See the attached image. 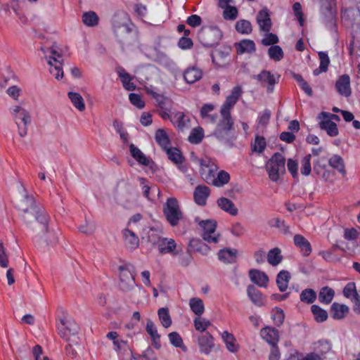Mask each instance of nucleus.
Listing matches in <instances>:
<instances>
[{
	"label": "nucleus",
	"mask_w": 360,
	"mask_h": 360,
	"mask_svg": "<svg viewBox=\"0 0 360 360\" xmlns=\"http://www.w3.org/2000/svg\"><path fill=\"white\" fill-rule=\"evenodd\" d=\"M19 215L25 226L37 235L48 233L45 241L49 246L58 242L57 235L49 231L50 217L44 207L32 195L27 193L17 204Z\"/></svg>",
	"instance_id": "f257e3e1"
},
{
	"label": "nucleus",
	"mask_w": 360,
	"mask_h": 360,
	"mask_svg": "<svg viewBox=\"0 0 360 360\" xmlns=\"http://www.w3.org/2000/svg\"><path fill=\"white\" fill-rule=\"evenodd\" d=\"M221 117L213 136L220 141L230 143L234 138V121L231 115L221 114Z\"/></svg>",
	"instance_id": "f03ea898"
},
{
	"label": "nucleus",
	"mask_w": 360,
	"mask_h": 360,
	"mask_svg": "<svg viewBox=\"0 0 360 360\" xmlns=\"http://www.w3.org/2000/svg\"><path fill=\"white\" fill-rule=\"evenodd\" d=\"M269 179L277 181L285 173V158L280 153H275L266 165Z\"/></svg>",
	"instance_id": "7ed1b4c3"
},
{
	"label": "nucleus",
	"mask_w": 360,
	"mask_h": 360,
	"mask_svg": "<svg viewBox=\"0 0 360 360\" xmlns=\"http://www.w3.org/2000/svg\"><path fill=\"white\" fill-rule=\"evenodd\" d=\"M62 327H59V335L68 342H72L75 345H79L80 338L78 335L79 331V326L74 320L62 319H60Z\"/></svg>",
	"instance_id": "20e7f679"
},
{
	"label": "nucleus",
	"mask_w": 360,
	"mask_h": 360,
	"mask_svg": "<svg viewBox=\"0 0 360 360\" xmlns=\"http://www.w3.org/2000/svg\"><path fill=\"white\" fill-rule=\"evenodd\" d=\"M222 37L221 30L215 26L202 27L198 32V39L203 46L210 48L217 46Z\"/></svg>",
	"instance_id": "39448f33"
},
{
	"label": "nucleus",
	"mask_w": 360,
	"mask_h": 360,
	"mask_svg": "<svg viewBox=\"0 0 360 360\" xmlns=\"http://www.w3.org/2000/svg\"><path fill=\"white\" fill-rule=\"evenodd\" d=\"M163 213L167 221L172 226H176L183 218V213L180 209L179 202L175 198H167L163 205Z\"/></svg>",
	"instance_id": "423d86ee"
},
{
	"label": "nucleus",
	"mask_w": 360,
	"mask_h": 360,
	"mask_svg": "<svg viewBox=\"0 0 360 360\" xmlns=\"http://www.w3.org/2000/svg\"><path fill=\"white\" fill-rule=\"evenodd\" d=\"M119 271V288L124 292L131 290L135 285L134 266L130 263L120 265Z\"/></svg>",
	"instance_id": "0eeeda50"
},
{
	"label": "nucleus",
	"mask_w": 360,
	"mask_h": 360,
	"mask_svg": "<svg viewBox=\"0 0 360 360\" xmlns=\"http://www.w3.org/2000/svg\"><path fill=\"white\" fill-rule=\"evenodd\" d=\"M15 124L18 128V134L21 137L26 136L27 133V125L31 122L30 112L19 105H15L10 109Z\"/></svg>",
	"instance_id": "6e6552de"
},
{
	"label": "nucleus",
	"mask_w": 360,
	"mask_h": 360,
	"mask_svg": "<svg viewBox=\"0 0 360 360\" xmlns=\"http://www.w3.org/2000/svg\"><path fill=\"white\" fill-rule=\"evenodd\" d=\"M202 229V237L205 241L217 243L219 241V234H216L217 222L214 220H202L199 223Z\"/></svg>",
	"instance_id": "1a4fd4ad"
},
{
	"label": "nucleus",
	"mask_w": 360,
	"mask_h": 360,
	"mask_svg": "<svg viewBox=\"0 0 360 360\" xmlns=\"http://www.w3.org/2000/svg\"><path fill=\"white\" fill-rule=\"evenodd\" d=\"M242 89L240 86H237L233 88L230 95H229L224 103H223L220 114L231 115V110L238 101L242 94Z\"/></svg>",
	"instance_id": "9d476101"
},
{
	"label": "nucleus",
	"mask_w": 360,
	"mask_h": 360,
	"mask_svg": "<svg viewBox=\"0 0 360 360\" xmlns=\"http://www.w3.org/2000/svg\"><path fill=\"white\" fill-rule=\"evenodd\" d=\"M198 346L201 353L209 354L215 349V344L214 342L213 336L206 332L198 337Z\"/></svg>",
	"instance_id": "9b49d317"
},
{
	"label": "nucleus",
	"mask_w": 360,
	"mask_h": 360,
	"mask_svg": "<svg viewBox=\"0 0 360 360\" xmlns=\"http://www.w3.org/2000/svg\"><path fill=\"white\" fill-rule=\"evenodd\" d=\"M256 20L261 31L269 32L271 30L272 22L266 7L263 8L258 12Z\"/></svg>",
	"instance_id": "f8f14e48"
},
{
	"label": "nucleus",
	"mask_w": 360,
	"mask_h": 360,
	"mask_svg": "<svg viewBox=\"0 0 360 360\" xmlns=\"http://www.w3.org/2000/svg\"><path fill=\"white\" fill-rule=\"evenodd\" d=\"M280 75H273L269 71L262 70L259 75H257V79L262 83H267V92L272 93L274 91V86L278 82Z\"/></svg>",
	"instance_id": "ddd939ff"
},
{
	"label": "nucleus",
	"mask_w": 360,
	"mask_h": 360,
	"mask_svg": "<svg viewBox=\"0 0 360 360\" xmlns=\"http://www.w3.org/2000/svg\"><path fill=\"white\" fill-rule=\"evenodd\" d=\"M338 92L345 97L351 95L350 78L347 75H343L339 77L335 84Z\"/></svg>",
	"instance_id": "4468645a"
},
{
	"label": "nucleus",
	"mask_w": 360,
	"mask_h": 360,
	"mask_svg": "<svg viewBox=\"0 0 360 360\" xmlns=\"http://www.w3.org/2000/svg\"><path fill=\"white\" fill-rule=\"evenodd\" d=\"M157 246L160 253L161 254H178V252L176 251V243L174 239L162 238V239L159 240Z\"/></svg>",
	"instance_id": "2eb2a0df"
},
{
	"label": "nucleus",
	"mask_w": 360,
	"mask_h": 360,
	"mask_svg": "<svg viewBox=\"0 0 360 360\" xmlns=\"http://www.w3.org/2000/svg\"><path fill=\"white\" fill-rule=\"evenodd\" d=\"M210 193V188L204 185L198 186L193 192V198L196 204L200 206L206 205V201Z\"/></svg>",
	"instance_id": "dca6fc26"
},
{
	"label": "nucleus",
	"mask_w": 360,
	"mask_h": 360,
	"mask_svg": "<svg viewBox=\"0 0 360 360\" xmlns=\"http://www.w3.org/2000/svg\"><path fill=\"white\" fill-rule=\"evenodd\" d=\"M262 338L270 345L276 346L279 340L278 331L272 327H265L261 330Z\"/></svg>",
	"instance_id": "f3484780"
},
{
	"label": "nucleus",
	"mask_w": 360,
	"mask_h": 360,
	"mask_svg": "<svg viewBox=\"0 0 360 360\" xmlns=\"http://www.w3.org/2000/svg\"><path fill=\"white\" fill-rule=\"evenodd\" d=\"M151 95L155 100L156 105L159 108V110H172L174 103L171 98L154 91L151 92Z\"/></svg>",
	"instance_id": "a211bd4d"
},
{
	"label": "nucleus",
	"mask_w": 360,
	"mask_h": 360,
	"mask_svg": "<svg viewBox=\"0 0 360 360\" xmlns=\"http://www.w3.org/2000/svg\"><path fill=\"white\" fill-rule=\"evenodd\" d=\"M250 280L259 287H266L269 282L268 276L263 271L257 269H250L249 271Z\"/></svg>",
	"instance_id": "6ab92c4d"
},
{
	"label": "nucleus",
	"mask_w": 360,
	"mask_h": 360,
	"mask_svg": "<svg viewBox=\"0 0 360 360\" xmlns=\"http://www.w3.org/2000/svg\"><path fill=\"white\" fill-rule=\"evenodd\" d=\"M238 251L234 248H223L218 252V259L226 264H231L236 262Z\"/></svg>",
	"instance_id": "aec40b11"
},
{
	"label": "nucleus",
	"mask_w": 360,
	"mask_h": 360,
	"mask_svg": "<svg viewBox=\"0 0 360 360\" xmlns=\"http://www.w3.org/2000/svg\"><path fill=\"white\" fill-rule=\"evenodd\" d=\"M209 250V247L202 240L198 238L191 239L187 249L188 253L198 252L202 255H206Z\"/></svg>",
	"instance_id": "412c9836"
},
{
	"label": "nucleus",
	"mask_w": 360,
	"mask_h": 360,
	"mask_svg": "<svg viewBox=\"0 0 360 360\" xmlns=\"http://www.w3.org/2000/svg\"><path fill=\"white\" fill-rule=\"evenodd\" d=\"M349 307L342 304L334 302L330 306V314L335 320L343 319L349 312Z\"/></svg>",
	"instance_id": "4be33fe9"
},
{
	"label": "nucleus",
	"mask_w": 360,
	"mask_h": 360,
	"mask_svg": "<svg viewBox=\"0 0 360 360\" xmlns=\"http://www.w3.org/2000/svg\"><path fill=\"white\" fill-rule=\"evenodd\" d=\"M247 294L251 302L258 306L264 305V296L262 292L257 290L254 285H250L247 288Z\"/></svg>",
	"instance_id": "5701e85b"
},
{
	"label": "nucleus",
	"mask_w": 360,
	"mask_h": 360,
	"mask_svg": "<svg viewBox=\"0 0 360 360\" xmlns=\"http://www.w3.org/2000/svg\"><path fill=\"white\" fill-rule=\"evenodd\" d=\"M218 206L224 212L232 216H236L238 213L237 207L234 203L229 199L221 197L217 200Z\"/></svg>",
	"instance_id": "b1692460"
},
{
	"label": "nucleus",
	"mask_w": 360,
	"mask_h": 360,
	"mask_svg": "<svg viewBox=\"0 0 360 360\" xmlns=\"http://www.w3.org/2000/svg\"><path fill=\"white\" fill-rule=\"evenodd\" d=\"M47 62L50 65V73L52 74L57 79L63 78V71L61 68V62L55 57H49Z\"/></svg>",
	"instance_id": "393cba45"
},
{
	"label": "nucleus",
	"mask_w": 360,
	"mask_h": 360,
	"mask_svg": "<svg viewBox=\"0 0 360 360\" xmlns=\"http://www.w3.org/2000/svg\"><path fill=\"white\" fill-rule=\"evenodd\" d=\"M117 73L120 77L123 87L128 91H134L136 89V85L131 82L132 77L125 71L123 68L119 67L117 68Z\"/></svg>",
	"instance_id": "a878e982"
},
{
	"label": "nucleus",
	"mask_w": 360,
	"mask_h": 360,
	"mask_svg": "<svg viewBox=\"0 0 360 360\" xmlns=\"http://www.w3.org/2000/svg\"><path fill=\"white\" fill-rule=\"evenodd\" d=\"M124 243L126 247L130 250H134L139 246V239L138 236L129 229L123 231Z\"/></svg>",
	"instance_id": "bb28decb"
},
{
	"label": "nucleus",
	"mask_w": 360,
	"mask_h": 360,
	"mask_svg": "<svg viewBox=\"0 0 360 360\" xmlns=\"http://www.w3.org/2000/svg\"><path fill=\"white\" fill-rule=\"evenodd\" d=\"M235 46L238 54L253 53L256 51L255 44L250 39L241 40L239 43H236Z\"/></svg>",
	"instance_id": "cd10ccee"
},
{
	"label": "nucleus",
	"mask_w": 360,
	"mask_h": 360,
	"mask_svg": "<svg viewBox=\"0 0 360 360\" xmlns=\"http://www.w3.org/2000/svg\"><path fill=\"white\" fill-rule=\"evenodd\" d=\"M294 243L303 252L304 255L308 256L311 252V247L309 242L302 235L297 234L294 236Z\"/></svg>",
	"instance_id": "c85d7f7f"
},
{
	"label": "nucleus",
	"mask_w": 360,
	"mask_h": 360,
	"mask_svg": "<svg viewBox=\"0 0 360 360\" xmlns=\"http://www.w3.org/2000/svg\"><path fill=\"white\" fill-rule=\"evenodd\" d=\"M221 338L226 344V349L232 353L238 351L239 346L236 344V340L233 334L228 331H224L221 334Z\"/></svg>",
	"instance_id": "c756f323"
},
{
	"label": "nucleus",
	"mask_w": 360,
	"mask_h": 360,
	"mask_svg": "<svg viewBox=\"0 0 360 360\" xmlns=\"http://www.w3.org/2000/svg\"><path fill=\"white\" fill-rule=\"evenodd\" d=\"M202 71L195 68H188L184 73V78L188 84H193L202 77Z\"/></svg>",
	"instance_id": "7c9ffc66"
},
{
	"label": "nucleus",
	"mask_w": 360,
	"mask_h": 360,
	"mask_svg": "<svg viewBox=\"0 0 360 360\" xmlns=\"http://www.w3.org/2000/svg\"><path fill=\"white\" fill-rule=\"evenodd\" d=\"M217 169V167L214 164H212L211 167L209 168L203 167V169H200V174L201 177L206 183L212 185L215 180V172Z\"/></svg>",
	"instance_id": "2f4dec72"
},
{
	"label": "nucleus",
	"mask_w": 360,
	"mask_h": 360,
	"mask_svg": "<svg viewBox=\"0 0 360 360\" xmlns=\"http://www.w3.org/2000/svg\"><path fill=\"white\" fill-rule=\"evenodd\" d=\"M129 150L131 156L140 164L148 166L150 160L141 152V150L136 147L133 143L130 144Z\"/></svg>",
	"instance_id": "473e14b6"
},
{
	"label": "nucleus",
	"mask_w": 360,
	"mask_h": 360,
	"mask_svg": "<svg viewBox=\"0 0 360 360\" xmlns=\"http://www.w3.org/2000/svg\"><path fill=\"white\" fill-rule=\"evenodd\" d=\"M319 127L322 130H325L330 136H336L338 135V129L337 124L330 120H322L319 122Z\"/></svg>",
	"instance_id": "72a5a7b5"
},
{
	"label": "nucleus",
	"mask_w": 360,
	"mask_h": 360,
	"mask_svg": "<svg viewBox=\"0 0 360 360\" xmlns=\"http://www.w3.org/2000/svg\"><path fill=\"white\" fill-rule=\"evenodd\" d=\"M290 279V273L288 271H281L276 277L277 285L281 292H284L288 287V283Z\"/></svg>",
	"instance_id": "f704fd0d"
},
{
	"label": "nucleus",
	"mask_w": 360,
	"mask_h": 360,
	"mask_svg": "<svg viewBox=\"0 0 360 360\" xmlns=\"http://www.w3.org/2000/svg\"><path fill=\"white\" fill-rule=\"evenodd\" d=\"M155 139L158 145L165 150L170 144L169 136L162 129H158L155 135Z\"/></svg>",
	"instance_id": "c9c22d12"
},
{
	"label": "nucleus",
	"mask_w": 360,
	"mask_h": 360,
	"mask_svg": "<svg viewBox=\"0 0 360 360\" xmlns=\"http://www.w3.org/2000/svg\"><path fill=\"white\" fill-rule=\"evenodd\" d=\"M158 316L164 328H167L171 326L172 321L167 307L160 308L158 311Z\"/></svg>",
	"instance_id": "e433bc0d"
},
{
	"label": "nucleus",
	"mask_w": 360,
	"mask_h": 360,
	"mask_svg": "<svg viewBox=\"0 0 360 360\" xmlns=\"http://www.w3.org/2000/svg\"><path fill=\"white\" fill-rule=\"evenodd\" d=\"M113 29L115 34L120 42L122 41L124 34H128L131 32V30L128 25L125 23L120 24L115 20L113 22Z\"/></svg>",
	"instance_id": "4c0bfd02"
},
{
	"label": "nucleus",
	"mask_w": 360,
	"mask_h": 360,
	"mask_svg": "<svg viewBox=\"0 0 360 360\" xmlns=\"http://www.w3.org/2000/svg\"><path fill=\"white\" fill-rule=\"evenodd\" d=\"M266 257L268 262L274 266L280 264L283 259L281 251L278 248H274L270 250Z\"/></svg>",
	"instance_id": "58836bf2"
},
{
	"label": "nucleus",
	"mask_w": 360,
	"mask_h": 360,
	"mask_svg": "<svg viewBox=\"0 0 360 360\" xmlns=\"http://www.w3.org/2000/svg\"><path fill=\"white\" fill-rule=\"evenodd\" d=\"M189 306L192 311L200 317L205 311L203 302L198 297H193L189 300Z\"/></svg>",
	"instance_id": "ea45409f"
},
{
	"label": "nucleus",
	"mask_w": 360,
	"mask_h": 360,
	"mask_svg": "<svg viewBox=\"0 0 360 360\" xmlns=\"http://www.w3.org/2000/svg\"><path fill=\"white\" fill-rule=\"evenodd\" d=\"M82 20L88 27H95L98 24L99 18L94 11H88L83 13Z\"/></svg>",
	"instance_id": "a19ab883"
},
{
	"label": "nucleus",
	"mask_w": 360,
	"mask_h": 360,
	"mask_svg": "<svg viewBox=\"0 0 360 360\" xmlns=\"http://www.w3.org/2000/svg\"><path fill=\"white\" fill-rule=\"evenodd\" d=\"M335 291L328 287H323L321 289L319 294V300L321 303L329 304L333 299Z\"/></svg>",
	"instance_id": "79ce46f5"
},
{
	"label": "nucleus",
	"mask_w": 360,
	"mask_h": 360,
	"mask_svg": "<svg viewBox=\"0 0 360 360\" xmlns=\"http://www.w3.org/2000/svg\"><path fill=\"white\" fill-rule=\"evenodd\" d=\"M311 311L314 315L315 321L318 323H323L326 321L328 317V312L319 305H312L311 307Z\"/></svg>",
	"instance_id": "37998d69"
},
{
	"label": "nucleus",
	"mask_w": 360,
	"mask_h": 360,
	"mask_svg": "<svg viewBox=\"0 0 360 360\" xmlns=\"http://www.w3.org/2000/svg\"><path fill=\"white\" fill-rule=\"evenodd\" d=\"M68 98L71 101L72 105L79 110L84 111L85 110V103L82 96L75 92H69Z\"/></svg>",
	"instance_id": "c03bdc74"
},
{
	"label": "nucleus",
	"mask_w": 360,
	"mask_h": 360,
	"mask_svg": "<svg viewBox=\"0 0 360 360\" xmlns=\"http://www.w3.org/2000/svg\"><path fill=\"white\" fill-rule=\"evenodd\" d=\"M328 164L333 168L337 169L342 174H345V163L343 159L338 155H333L328 160Z\"/></svg>",
	"instance_id": "a18cd8bd"
},
{
	"label": "nucleus",
	"mask_w": 360,
	"mask_h": 360,
	"mask_svg": "<svg viewBox=\"0 0 360 360\" xmlns=\"http://www.w3.org/2000/svg\"><path fill=\"white\" fill-rule=\"evenodd\" d=\"M167 152L169 159L174 163L181 164L184 158L181 151L176 148H167L165 150Z\"/></svg>",
	"instance_id": "49530a36"
},
{
	"label": "nucleus",
	"mask_w": 360,
	"mask_h": 360,
	"mask_svg": "<svg viewBox=\"0 0 360 360\" xmlns=\"http://www.w3.org/2000/svg\"><path fill=\"white\" fill-rule=\"evenodd\" d=\"M171 122L176 126L179 130L183 131L185 127H187V123L189 120L185 119V115L184 112H176L173 119H171Z\"/></svg>",
	"instance_id": "de8ad7c7"
},
{
	"label": "nucleus",
	"mask_w": 360,
	"mask_h": 360,
	"mask_svg": "<svg viewBox=\"0 0 360 360\" xmlns=\"http://www.w3.org/2000/svg\"><path fill=\"white\" fill-rule=\"evenodd\" d=\"M343 295L345 297L350 299L352 301L360 297L356 291V285L354 282H349L345 286Z\"/></svg>",
	"instance_id": "09e8293b"
},
{
	"label": "nucleus",
	"mask_w": 360,
	"mask_h": 360,
	"mask_svg": "<svg viewBox=\"0 0 360 360\" xmlns=\"http://www.w3.org/2000/svg\"><path fill=\"white\" fill-rule=\"evenodd\" d=\"M268 54L271 59L280 61L284 56L283 49L278 45H273L268 49Z\"/></svg>",
	"instance_id": "8fccbe9b"
},
{
	"label": "nucleus",
	"mask_w": 360,
	"mask_h": 360,
	"mask_svg": "<svg viewBox=\"0 0 360 360\" xmlns=\"http://www.w3.org/2000/svg\"><path fill=\"white\" fill-rule=\"evenodd\" d=\"M236 30L241 34H248L251 33L252 28L250 21L246 20H240L236 23Z\"/></svg>",
	"instance_id": "3c124183"
},
{
	"label": "nucleus",
	"mask_w": 360,
	"mask_h": 360,
	"mask_svg": "<svg viewBox=\"0 0 360 360\" xmlns=\"http://www.w3.org/2000/svg\"><path fill=\"white\" fill-rule=\"evenodd\" d=\"M266 146V142L263 136H257L255 141L251 143V149L252 152L262 153Z\"/></svg>",
	"instance_id": "603ef678"
},
{
	"label": "nucleus",
	"mask_w": 360,
	"mask_h": 360,
	"mask_svg": "<svg viewBox=\"0 0 360 360\" xmlns=\"http://www.w3.org/2000/svg\"><path fill=\"white\" fill-rule=\"evenodd\" d=\"M229 180H230L229 174L224 170H221L217 174V177H215V180L214 181V183L212 184V185L217 186V187H221L224 185L228 184Z\"/></svg>",
	"instance_id": "864d4df0"
},
{
	"label": "nucleus",
	"mask_w": 360,
	"mask_h": 360,
	"mask_svg": "<svg viewBox=\"0 0 360 360\" xmlns=\"http://www.w3.org/2000/svg\"><path fill=\"white\" fill-rule=\"evenodd\" d=\"M316 294L315 291L310 288L302 290L300 294V300L307 304L313 303L316 300Z\"/></svg>",
	"instance_id": "5fc2aeb1"
},
{
	"label": "nucleus",
	"mask_w": 360,
	"mask_h": 360,
	"mask_svg": "<svg viewBox=\"0 0 360 360\" xmlns=\"http://www.w3.org/2000/svg\"><path fill=\"white\" fill-rule=\"evenodd\" d=\"M269 225L271 227L278 228L283 233L287 234L290 233V228L287 226L283 220L279 218H274L269 221Z\"/></svg>",
	"instance_id": "6e6d98bb"
},
{
	"label": "nucleus",
	"mask_w": 360,
	"mask_h": 360,
	"mask_svg": "<svg viewBox=\"0 0 360 360\" xmlns=\"http://www.w3.org/2000/svg\"><path fill=\"white\" fill-rule=\"evenodd\" d=\"M203 136L204 134L202 128H194L188 136V141L191 143L198 144L202 141Z\"/></svg>",
	"instance_id": "4d7b16f0"
},
{
	"label": "nucleus",
	"mask_w": 360,
	"mask_h": 360,
	"mask_svg": "<svg viewBox=\"0 0 360 360\" xmlns=\"http://www.w3.org/2000/svg\"><path fill=\"white\" fill-rule=\"evenodd\" d=\"M272 319L274 320V324L276 326H281L285 319V314L281 308L276 307L273 310Z\"/></svg>",
	"instance_id": "13d9d810"
},
{
	"label": "nucleus",
	"mask_w": 360,
	"mask_h": 360,
	"mask_svg": "<svg viewBox=\"0 0 360 360\" xmlns=\"http://www.w3.org/2000/svg\"><path fill=\"white\" fill-rule=\"evenodd\" d=\"M193 322L195 329L200 332L205 331L206 328L211 325V322L209 320L201 319L200 317H195Z\"/></svg>",
	"instance_id": "bf43d9fd"
},
{
	"label": "nucleus",
	"mask_w": 360,
	"mask_h": 360,
	"mask_svg": "<svg viewBox=\"0 0 360 360\" xmlns=\"http://www.w3.org/2000/svg\"><path fill=\"white\" fill-rule=\"evenodd\" d=\"M231 51V49L230 47H224L221 50L216 51L214 54V53L211 54L212 62L215 63L216 58H219V59H222V60L226 59L227 57L229 56Z\"/></svg>",
	"instance_id": "052dcab7"
},
{
	"label": "nucleus",
	"mask_w": 360,
	"mask_h": 360,
	"mask_svg": "<svg viewBox=\"0 0 360 360\" xmlns=\"http://www.w3.org/2000/svg\"><path fill=\"white\" fill-rule=\"evenodd\" d=\"M311 155L304 156L302 160L301 173L304 176H308L311 173Z\"/></svg>",
	"instance_id": "680f3d73"
},
{
	"label": "nucleus",
	"mask_w": 360,
	"mask_h": 360,
	"mask_svg": "<svg viewBox=\"0 0 360 360\" xmlns=\"http://www.w3.org/2000/svg\"><path fill=\"white\" fill-rule=\"evenodd\" d=\"M168 338L170 343L175 347H182L184 346L183 340L177 332L169 333Z\"/></svg>",
	"instance_id": "e2e57ef3"
},
{
	"label": "nucleus",
	"mask_w": 360,
	"mask_h": 360,
	"mask_svg": "<svg viewBox=\"0 0 360 360\" xmlns=\"http://www.w3.org/2000/svg\"><path fill=\"white\" fill-rule=\"evenodd\" d=\"M223 17L226 20H235L238 16V10L235 6H227L224 8Z\"/></svg>",
	"instance_id": "0e129e2a"
},
{
	"label": "nucleus",
	"mask_w": 360,
	"mask_h": 360,
	"mask_svg": "<svg viewBox=\"0 0 360 360\" xmlns=\"http://www.w3.org/2000/svg\"><path fill=\"white\" fill-rule=\"evenodd\" d=\"M146 330L151 338L160 339L157 328L150 319L147 321Z\"/></svg>",
	"instance_id": "69168bd1"
},
{
	"label": "nucleus",
	"mask_w": 360,
	"mask_h": 360,
	"mask_svg": "<svg viewBox=\"0 0 360 360\" xmlns=\"http://www.w3.org/2000/svg\"><path fill=\"white\" fill-rule=\"evenodd\" d=\"M278 42V37H277L276 34H273V33H271V32H267L266 34H265V37L264 39H262V44L264 45V46H270V45H275L276 44H277Z\"/></svg>",
	"instance_id": "338daca9"
},
{
	"label": "nucleus",
	"mask_w": 360,
	"mask_h": 360,
	"mask_svg": "<svg viewBox=\"0 0 360 360\" xmlns=\"http://www.w3.org/2000/svg\"><path fill=\"white\" fill-rule=\"evenodd\" d=\"M129 98L131 103L133 104L134 105H135L136 107H137L138 108L142 109L144 108L145 103L142 100L140 95H139L137 94H134V93H131L129 95Z\"/></svg>",
	"instance_id": "774afa93"
}]
</instances>
